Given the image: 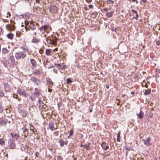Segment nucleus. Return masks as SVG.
Returning <instances> with one entry per match:
<instances>
[{"instance_id": "59", "label": "nucleus", "mask_w": 160, "mask_h": 160, "mask_svg": "<svg viewBox=\"0 0 160 160\" xmlns=\"http://www.w3.org/2000/svg\"><path fill=\"white\" fill-rule=\"evenodd\" d=\"M53 67V66H50V67H49L48 68H49H49H51Z\"/></svg>"}, {"instance_id": "23", "label": "nucleus", "mask_w": 160, "mask_h": 160, "mask_svg": "<svg viewBox=\"0 0 160 160\" xmlns=\"http://www.w3.org/2000/svg\"><path fill=\"white\" fill-rule=\"evenodd\" d=\"M54 64L55 65L56 67L58 68L59 69H60V68H61V69H65L64 66L62 67L61 65L59 64L55 63Z\"/></svg>"}, {"instance_id": "24", "label": "nucleus", "mask_w": 160, "mask_h": 160, "mask_svg": "<svg viewBox=\"0 0 160 160\" xmlns=\"http://www.w3.org/2000/svg\"><path fill=\"white\" fill-rule=\"evenodd\" d=\"M46 81L49 84V85H52L53 84V82L51 80V79L49 78H47Z\"/></svg>"}, {"instance_id": "20", "label": "nucleus", "mask_w": 160, "mask_h": 160, "mask_svg": "<svg viewBox=\"0 0 160 160\" xmlns=\"http://www.w3.org/2000/svg\"><path fill=\"white\" fill-rule=\"evenodd\" d=\"M33 73L34 74L39 75L40 74L41 72L40 71L39 69H36L33 71Z\"/></svg>"}, {"instance_id": "13", "label": "nucleus", "mask_w": 160, "mask_h": 160, "mask_svg": "<svg viewBox=\"0 0 160 160\" xmlns=\"http://www.w3.org/2000/svg\"><path fill=\"white\" fill-rule=\"evenodd\" d=\"M30 62L31 63H32V68L34 69V68H33V67L34 68L36 65L37 63L36 61L33 59H30Z\"/></svg>"}, {"instance_id": "36", "label": "nucleus", "mask_w": 160, "mask_h": 160, "mask_svg": "<svg viewBox=\"0 0 160 160\" xmlns=\"http://www.w3.org/2000/svg\"><path fill=\"white\" fill-rule=\"evenodd\" d=\"M3 30L0 28V36L3 35Z\"/></svg>"}, {"instance_id": "14", "label": "nucleus", "mask_w": 160, "mask_h": 160, "mask_svg": "<svg viewBox=\"0 0 160 160\" xmlns=\"http://www.w3.org/2000/svg\"><path fill=\"white\" fill-rule=\"evenodd\" d=\"M54 124L52 122H51L48 125V127L49 129L51 130L52 131H53V128H54Z\"/></svg>"}, {"instance_id": "58", "label": "nucleus", "mask_w": 160, "mask_h": 160, "mask_svg": "<svg viewBox=\"0 0 160 160\" xmlns=\"http://www.w3.org/2000/svg\"><path fill=\"white\" fill-rule=\"evenodd\" d=\"M126 96V95L125 94H123L122 95V97H125Z\"/></svg>"}, {"instance_id": "5", "label": "nucleus", "mask_w": 160, "mask_h": 160, "mask_svg": "<svg viewBox=\"0 0 160 160\" xmlns=\"http://www.w3.org/2000/svg\"><path fill=\"white\" fill-rule=\"evenodd\" d=\"M49 10L51 12L56 13L58 12V9L56 6L52 5L49 7Z\"/></svg>"}, {"instance_id": "31", "label": "nucleus", "mask_w": 160, "mask_h": 160, "mask_svg": "<svg viewBox=\"0 0 160 160\" xmlns=\"http://www.w3.org/2000/svg\"><path fill=\"white\" fill-rule=\"evenodd\" d=\"M151 93V90H145V92L144 93V94L145 95H147Z\"/></svg>"}, {"instance_id": "56", "label": "nucleus", "mask_w": 160, "mask_h": 160, "mask_svg": "<svg viewBox=\"0 0 160 160\" xmlns=\"http://www.w3.org/2000/svg\"><path fill=\"white\" fill-rule=\"evenodd\" d=\"M25 29H26V31H28V29L29 30H30V29H28L27 28H26V27H25Z\"/></svg>"}, {"instance_id": "40", "label": "nucleus", "mask_w": 160, "mask_h": 160, "mask_svg": "<svg viewBox=\"0 0 160 160\" xmlns=\"http://www.w3.org/2000/svg\"><path fill=\"white\" fill-rule=\"evenodd\" d=\"M67 82L68 83H69L72 82V81L69 78H68L67 80Z\"/></svg>"}, {"instance_id": "32", "label": "nucleus", "mask_w": 160, "mask_h": 160, "mask_svg": "<svg viewBox=\"0 0 160 160\" xmlns=\"http://www.w3.org/2000/svg\"><path fill=\"white\" fill-rule=\"evenodd\" d=\"M0 125L1 126L2 125H4V119H0Z\"/></svg>"}, {"instance_id": "9", "label": "nucleus", "mask_w": 160, "mask_h": 160, "mask_svg": "<svg viewBox=\"0 0 160 160\" xmlns=\"http://www.w3.org/2000/svg\"><path fill=\"white\" fill-rule=\"evenodd\" d=\"M10 135L12 136L13 139L16 140L18 139L19 137V135L18 133H12L10 134Z\"/></svg>"}, {"instance_id": "53", "label": "nucleus", "mask_w": 160, "mask_h": 160, "mask_svg": "<svg viewBox=\"0 0 160 160\" xmlns=\"http://www.w3.org/2000/svg\"><path fill=\"white\" fill-rule=\"evenodd\" d=\"M34 128V127L33 126H32L31 128H30V130H32Z\"/></svg>"}, {"instance_id": "43", "label": "nucleus", "mask_w": 160, "mask_h": 160, "mask_svg": "<svg viewBox=\"0 0 160 160\" xmlns=\"http://www.w3.org/2000/svg\"><path fill=\"white\" fill-rule=\"evenodd\" d=\"M108 3L113 4L114 3V2L111 0H108Z\"/></svg>"}, {"instance_id": "26", "label": "nucleus", "mask_w": 160, "mask_h": 160, "mask_svg": "<svg viewBox=\"0 0 160 160\" xmlns=\"http://www.w3.org/2000/svg\"><path fill=\"white\" fill-rule=\"evenodd\" d=\"M59 143L61 147H63L64 145V141L63 139H61L59 141Z\"/></svg>"}, {"instance_id": "25", "label": "nucleus", "mask_w": 160, "mask_h": 160, "mask_svg": "<svg viewBox=\"0 0 160 160\" xmlns=\"http://www.w3.org/2000/svg\"><path fill=\"white\" fill-rule=\"evenodd\" d=\"M8 118V119H9V120H8L7 119H4V125H6L8 122L9 123H10V120H12V118H11L10 117H9Z\"/></svg>"}, {"instance_id": "51", "label": "nucleus", "mask_w": 160, "mask_h": 160, "mask_svg": "<svg viewBox=\"0 0 160 160\" xmlns=\"http://www.w3.org/2000/svg\"><path fill=\"white\" fill-rule=\"evenodd\" d=\"M142 1H143V2L144 3H147V0H142Z\"/></svg>"}, {"instance_id": "29", "label": "nucleus", "mask_w": 160, "mask_h": 160, "mask_svg": "<svg viewBox=\"0 0 160 160\" xmlns=\"http://www.w3.org/2000/svg\"><path fill=\"white\" fill-rule=\"evenodd\" d=\"M50 43H52V44L55 43L56 42V39H50Z\"/></svg>"}, {"instance_id": "18", "label": "nucleus", "mask_w": 160, "mask_h": 160, "mask_svg": "<svg viewBox=\"0 0 160 160\" xmlns=\"http://www.w3.org/2000/svg\"><path fill=\"white\" fill-rule=\"evenodd\" d=\"M29 26L32 30H35L36 29V27L31 22H30L29 24Z\"/></svg>"}, {"instance_id": "62", "label": "nucleus", "mask_w": 160, "mask_h": 160, "mask_svg": "<svg viewBox=\"0 0 160 160\" xmlns=\"http://www.w3.org/2000/svg\"><path fill=\"white\" fill-rule=\"evenodd\" d=\"M120 132H118V135H120Z\"/></svg>"}, {"instance_id": "19", "label": "nucleus", "mask_w": 160, "mask_h": 160, "mask_svg": "<svg viewBox=\"0 0 160 160\" xmlns=\"http://www.w3.org/2000/svg\"><path fill=\"white\" fill-rule=\"evenodd\" d=\"M137 115L138 116V118L141 119L143 118L144 115V113L142 111H140L139 113L137 114Z\"/></svg>"}, {"instance_id": "39", "label": "nucleus", "mask_w": 160, "mask_h": 160, "mask_svg": "<svg viewBox=\"0 0 160 160\" xmlns=\"http://www.w3.org/2000/svg\"><path fill=\"white\" fill-rule=\"evenodd\" d=\"M40 155L39 153V152H35V156L37 157H39V156Z\"/></svg>"}, {"instance_id": "38", "label": "nucleus", "mask_w": 160, "mask_h": 160, "mask_svg": "<svg viewBox=\"0 0 160 160\" xmlns=\"http://www.w3.org/2000/svg\"><path fill=\"white\" fill-rule=\"evenodd\" d=\"M2 111V103L0 102V113Z\"/></svg>"}, {"instance_id": "3", "label": "nucleus", "mask_w": 160, "mask_h": 160, "mask_svg": "<svg viewBox=\"0 0 160 160\" xmlns=\"http://www.w3.org/2000/svg\"><path fill=\"white\" fill-rule=\"evenodd\" d=\"M8 144L10 149H14L16 148L15 143L12 139H10L8 141Z\"/></svg>"}, {"instance_id": "50", "label": "nucleus", "mask_w": 160, "mask_h": 160, "mask_svg": "<svg viewBox=\"0 0 160 160\" xmlns=\"http://www.w3.org/2000/svg\"><path fill=\"white\" fill-rule=\"evenodd\" d=\"M68 143V141L67 140H66L64 141V143L65 145H67Z\"/></svg>"}, {"instance_id": "46", "label": "nucleus", "mask_w": 160, "mask_h": 160, "mask_svg": "<svg viewBox=\"0 0 160 160\" xmlns=\"http://www.w3.org/2000/svg\"><path fill=\"white\" fill-rule=\"evenodd\" d=\"M156 45L158 46L160 45V41H158L156 42Z\"/></svg>"}, {"instance_id": "47", "label": "nucleus", "mask_w": 160, "mask_h": 160, "mask_svg": "<svg viewBox=\"0 0 160 160\" xmlns=\"http://www.w3.org/2000/svg\"><path fill=\"white\" fill-rule=\"evenodd\" d=\"M132 1L133 2H135L136 4H138V1L137 0H132Z\"/></svg>"}, {"instance_id": "12", "label": "nucleus", "mask_w": 160, "mask_h": 160, "mask_svg": "<svg viewBox=\"0 0 160 160\" xmlns=\"http://www.w3.org/2000/svg\"><path fill=\"white\" fill-rule=\"evenodd\" d=\"M47 27H48L47 26L44 25L43 26H42L41 27L39 28V29L40 31H42V33H43L46 31V28Z\"/></svg>"}, {"instance_id": "60", "label": "nucleus", "mask_w": 160, "mask_h": 160, "mask_svg": "<svg viewBox=\"0 0 160 160\" xmlns=\"http://www.w3.org/2000/svg\"><path fill=\"white\" fill-rule=\"evenodd\" d=\"M48 91L49 92H50L51 91V89H49Z\"/></svg>"}, {"instance_id": "45", "label": "nucleus", "mask_w": 160, "mask_h": 160, "mask_svg": "<svg viewBox=\"0 0 160 160\" xmlns=\"http://www.w3.org/2000/svg\"><path fill=\"white\" fill-rule=\"evenodd\" d=\"M53 71L55 73H57V72H58V70H57V69H56L53 68Z\"/></svg>"}, {"instance_id": "48", "label": "nucleus", "mask_w": 160, "mask_h": 160, "mask_svg": "<svg viewBox=\"0 0 160 160\" xmlns=\"http://www.w3.org/2000/svg\"><path fill=\"white\" fill-rule=\"evenodd\" d=\"M93 6L92 5V4H90V5H89V8H93Z\"/></svg>"}, {"instance_id": "6", "label": "nucleus", "mask_w": 160, "mask_h": 160, "mask_svg": "<svg viewBox=\"0 0 160 160\" xmlns=\"http://www.w3.org/2000/svg\"><path fill=\"white\" fill-rule=\"evenodd\" d=\"M142 141L143 142V144L147 146H149L151 145L152 144L150 142L151 140V138L149 137L146 139H142Z\"/></svg>"}, {"instance_id": "11", "label": "nucleus", "mask_w": 160, "mask_h": 160, "mask_svg": "<svg viewBox=\"0 0 160 160\" xmlns=\"http://www.w3.org/2000/svg\"><path fill=\"white\" fill-rule=\"evenodd\" d=\"M22 129L23 130V134L28 135V130L26 127H23L22 128Z\"/></svg>"}, {"instance_id": "7", "label": "nucleus", "mask_w": 160, "mask_h": 160, "mask_svg": "<svg viewBox=\"0 0 160 160\" xmlns=\"http://www.w3.org/2000/svg\"><path fill=\"white\" fill-rule=\"evenodd\" d=\"M101 146L103 149L105 151H106L109 148L108 145L104 142H102Z\"/></svg>"}, {"instance_id": "1", "label": "nucleus", "mask_w": 160, "mask_h": 160, "mask_svg": "<svg viewBox=\"0 0 160 160\" xmlns=\"http://www.w3.org/2000/svg\"><path fill=\"white\" fill-rule=\"evenodd\" d=\"M26 52L24 51H19L16 53L15 57L16 59L19 60L24 59L26 56Z\"/></svg>"}, {"instance_id": "10", "label": "nucleus", "mask_w": 160, "mask_h": 160, "mask_svg": "<svg viewBox=\"0 0 160 160\" xmlns=\"http://www.w3.org/2000/svg\"><path fill=\"white\" fill-rule=\"evenodd\" d=\"M14 66V63L10 61H9L6 63V67L7 68L13 67Z\"/></svg>"}, {"instance_id": "61", "label": "nucleus", "mask_w": 160, "mask_h": 160, "mask_svg": "<svg viewBox=\"0 0 160 160\" xmlns=\"http://www.w3.org/2000/svg\"><path fill=\"white\" fill-rule=\"evenodd\" d=\"M84 145H81V146H80V147H84Z\"/></svg>"}, {"instance_id": "37", "label": "nucleus", "mask_w": 160, "mask_h": 160, "mask_svg": "<svg viewBox=\"0 0 160 160\" xmlns=\"http://www.w3.org/2000/svg\"><path fill=\"white\" fill-rule=\"evenodd\" d=\"M73 133V130H71L70 131V132L69 134V136H68V137H71Z\"/></svg>"}, {"instance_id": "28", "label": "nucleus", "mask_w": 160, "mask_h": 160, "mask_svg": "<svg viewBox=\"0 0 160 160\" xmlns=\"http://www.w3.org/2000/svg\"><path fill=\"white\" fill-rule=\"evenodd\" d=\"M9 59L10 60V61L14 63L15 59L14 57L13 56L11 55L9 57Z\"/></svg>"}, {"instance_id": "22", "label": "nucleus", "mask_w": 160, "mask_h": 160, "mask_svg": "<svg viewBox=\"0 0 160 160\" xmlns=\"http://www.w3.org/2000/svg\"><path fill=\"white\" fill-rule=\"evenodd\" d=\"M46 54L47 56H50L51 54V50L50 49H46Z\"/></svg>"}, {"instance_id": "49", "label": "nucleus", "mask_w": 160, "mask_h": 160, "mask_svg": "<svg viewBox=\"0 0 160 160\" xmlns=\"http://www.w3.org/2000/svg\"><path fill=\"white\" fill-rule=\"evenodd\" d=\"M39 52L40 54H42L43 53V51L41 49L39 50Z\"/></svg>"}, {"instance_id": "34", "label": "nucleus", "mask_w": 160, "mask_h": 160, "mask_svg": "<svg viewBox=\"0 0 160 160\" xmlns=\"http://www.w3.org/2000/svg\"><path fill=\"white\" fill-rule=\"evenodd\" d=\"M21 35V33L19 31H17L16 32V36L18 37H19Z\"/></svg>"}, {"instance_id": "44", "label": "nucleus", "mask_w": 160, "mask_h": 160, "mask_svg": "<svg viewBox=\"0 0 160 160\" xmlns=\"http://www.w3.org/2000/svg\"><path fill=\"white\" fill-rule=\"evenodd\" d=\"M47 26L48 27L47 28H46V30H51V28L50 27V26Z\"/></svg>"}, {"instance_id": "55", "label": "nucleus", "mask_w": 160, "mask_h": 160, "mask_svg": "<svg viewBox=\"0 0 160 160\" xmlns=\"http://www.w3.org/2000/svg\"><path fill=\"white\" fill-rule=\"evenodd\" d=\"M125 149L126 150H127L128 151L130 150L128 148V147H126L125 148Z\"/></svg>"}, {"instance_id": "41", "label": "nucleus", "mask_w": 160, "mask_h": 160, "mask_svg": "<svg viewBox=\"0 0 160 160\" xmlns=\"http://www.w3.org/2000/svg\"><path fill=\"white\" fill-rule=\"evenodd\" d=\"M117 141L118 142H120V137L119 135H118L117 138Z\"/></svg>"}, {"instance_id": "8", "label": "nucleus", "mask_w": 160, "mask_h": 160, "mask_svg": "<svg viewBox=\"0 0 160 160\" xmlns=\"http://www.w3.org/2000/svg\"><path fill=\"white\" fill-rule=\"evenodd\" d=\"M34 94L35 97H36L37 98L40 95L41 93L38 89L37 88H36L35 89Z\"/></svg>"}, {"instance_id": "64", "label": "nucleus", "mask_w": 160, "mask_h": 160, "mask_svg": "<svg viewBox=\"0 0 160 160\" xmlns=\"http://www.w3.org/2000/svg\"><path fill=\"white\" fill-rule=\"evenodd\" d=\"M36 25L37 26H39V24L37 23H36Z\"/></svg>"}, {"instance_id": "33", "label": "nucleus", "mask_w": 160, "mask_h": 160, "mask_svg": "<svg viewBox=\"0 0 160 160\" xmlns=\"http://www.w3.org/2000/svg\"><path fill=\"white\" fill-rule=\"evenodd\" d=\"M89 144L90 143H89L88 145L86 144L84 145V146L85 147L86 149L87 150H88L90 148Z\"/></svg>"}, {"instance_id": "35", "label": "nucleus", "mask_w": 160, "mask_h": 160, "mask_svg": "<svg viewBox=\"0 0 160 160\" xmlns=\"http://www.w3.org/2000/svg\"><path fill=\"white\" fill-rule=\"evenodd\" d=\"M4 92L2 91H0V97H2L4 96Z\"/></svg>"}, {"instance_id": "15", "label": "nucleus", "mask_w": 160, "mask_h": 160, "mask_svg": "<svg viewBox=\"0 0 160 160\" xmlns=\"http://www.w3.org/2000/svg\"><path fill=\"white\" fill-rule=\"evenodd\" d=\"M14 36V34L12 33H9L6 35L7 37L10 40H12L13 39Z\"/></svg>"}, {"instance_id": "16", "label": "nucleus", "mask_w": 160, "mask_h": 160, "mask_svg": "<svg viewBox=\"0 0 160 160\" xmlns=\"http://www.w3.org/2000/svg\"><path fill=\"white\" fill-rule=\"evenodd\" d=\"M131 11L133 12V13H135L136 16L135 17H133L132 18V19H133L134 18H135L136 20H138V18L139 17V15H138L137 11L136 10H135L133 9H132L131 10Z\"/></svg>"}, {"instance_id": "42", "label": "nucleus", "mask_w": 160, "mask_h": 160, "mask_svg": "<svg viewBox=\"0 0 160 160\" xmlns=\"http://www.w3.org/2000/svg\"><path fill=\"white\" fill-rule=\"evenodd\" d=\"M57 158L58 160H62L63 159V158L61 156H58Z\"/></svg>"}, {"instance_id": "52", "label": "nucleus", "mask_w": 160, "mask_h": 160, "mask_svg": "<svg viewBox=\"0 0 160 160\" xmlns=\"http://www.w3.org/2000/svg\"><path fill=\"white\" fill-rule=\"evenodd\" d=\"M28 136V135H27L24 134V135H23V136H24L23 138L24 139H25L27 137V136Z\"/></svg>"}, {"instance_id": "27", "label": "nucleus", "mask_w": 160, "mask_h": 160, "mask_svg": "<svg viewBox=\"0 0 160 160\" xmlns=\"http://www.w3.org/2000/svg\"><path fill=\"white\" fill-rule=\"evenodd\" d=\"M39 39L38 38H33L32 40V42L34 43H37L39 42Z\"/></svg>"}, {"instance_id": "2", "label": "nucleus", "mask_w": 160, "mask_h": 160, "mask_svg": "<svg viewBox=\"0 0 160 160\" xmlns=\"http://www.w3.org/2000/svg\"><path fill=\"white\" fill-rule=\"evenodd\" d=\"M2 56L4 58H7L10 55V52L6 48H3L2 49Z\"/></svg>"}, {"instance_id": "21", "label": "nucleus", "mask_w": 160, "mask_h": 160, "mask_svg": "<svg viewBox=\"0 0 160 160\" xmlns=\"http://www.w3.org/2000/svg\"><path fill=\"white\" fill-rule=\"evenodd\" d=\"M114 12L111 11L109 12H108L106 13V15L108 18H111L113 15Z\"/></svg>"}, {"instance_id": "63", "label": "nucleus", "mask_w": 160, "mask_h": 160, "mask_svg": "<svg viewBox=\"0 0 160 160\" xmlns=\"http://www.w3.org/2000/svg\"><path fill=\"white\" fill-rule=\"evenodd\" d=\"M106 88L108 89L109 88V86H106Z\"/></svg>"}, {"instance_id": "57", "label": "nucleus", "mask_w": 160, "mask_h": 160, "mask_svg": "<svg viewBox=\"0 0 160 160\" xmlns=\"http://www.w3.org/2000/svg\"><path fill=\"white\" fill-rule=\"evenodd\" d=\"M131 93L133 95V94H134L135 93V92H132Z\"/></svg>"}, {"instance_id": "17", "label": "nucleus", "mask_w": 160, "mask_h": 160, "mask_svg": "<svg viewBox=\"0 0 160 160\" xmlns=\"http://www.w3.org/2000/svg\"><path fill=\"white\" fill-rule=\"evenodd\" d=\"M30 80L32 81V82H34V83H35L38 86L39 85V84L37 82V79L35 78L34 77H31L30 78Z\"/></svg>"}, {"instance_id": "4", "label": "nucleus", "mask_w": 160, "mask_h": 160, "mask_svg": "<svg viewBox=\"0 0 160 160\" xmlns=\"http://www.w3.org/2000/svg\"><path fill=\"white\" fill-rule=\"evenodd\" d=\"M17 93L20 96H22L23 97H27L28 95V94L25 91L23 90H21L20 88L18 89L17 90Z\"/></svg>"}, {"instance_id": "30", "label": "nucleus", "mask_w": 160, "mask_h": 160, "mask_svg": "<svg viewBox=\"0 0 160 160\" xmlns=\"http://www.w3.org/2000/svg\"><path fill=\"white\" fill-rule=\"evenodd\" d=\"M5 144V142L2 139H0V145L1 146H2L4 145Z\"/></svg>"}, {"instance_id": "54", "label": "nucleus", "mask_w": 160, "mask_h": 160, "mask_svg": "<svg viewBox=\"0 0 160 160\" xmlns=\"http://www.w3.org/2000/svg\"><path fill=\"white\" fill-rule=\"evenodd\" d=\"M108 10V9L107 8H104L103 9V10L105 11V12H106Z\"/></svg>"}]
</instances>
